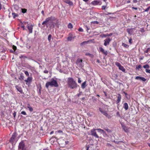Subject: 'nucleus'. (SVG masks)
<instances>
[{"mask_svg":"<svg viewBox=\"0 0 150 150\" xmlns=\"http://www.w3.org/2000/svg\"><path fill=\"white\" fill-rule=\"evenodd\" d=\"M58 21L56 20L54 17L51 16L47 18L42 23V25L45 27L46 25L47 27L49 26L50 29L54 28L55 26H57Z\"/></svg>","mask_w":150,"mask_h":150,"instance_id":"1","label":"nucleus"},{"mask_svg":"<svg viewBox=\"0 0 150 150\" xmlns=\"http://www.w3.org/2000/svg\"><path fill=\"white\" fill-rule=\"evenodd\" d=\"M67 83L69 87L72 89L76 88L77 87V83L72 78H68Z\"/></svg>","mask_w":150,"mask_h":150,"instance_id":"2","label":"nucleus"},{"mask_svg":"<svg viewBox=\"0 0 150 150\" xmlns=\"http://www.w3.org/2000/svg\"><path fill=\"white\" fill-rule=\"evenodd\" d=\"M96 131L98 133H105V132L103 129H93L91 130V135L96 138H99V137Z\"/></svg>","mask_w":150,"mask_h":150,"instance_id":"3","label":"nucleus"},{"mask_svg":"<svg viewBox=\"0 0 150 150\" xmlns=\"http://www.w3.org/2000/svg\"><path fill=\"white\" fill-rule=\"evenodd\" d=\"M50 86L52 87H57L58 86V84L57 81L52 78L50 81L47 82L46 83L45 87L47 88H48Z\"/></svg>","mask_w":150,"mask_h":150,"instance_id":"4","label":"nucleus"},{"mask_svg":"<svg viewBox=\"0 0 150 150\" xmlns=\"http://www.w3.org/2000/svg\"><path fill=\"white\" fill-rule=\"evenodd\" d=\"M27 150L26 148L25 147V144L23 141L21 142L18 146V150Z\"/></svg>","mask_w":150,"mask_h":150,"instance_id":"5","label":"nucleus"},{"mask_svg":"<svg viewBox=\"0 0 150 150\" xmlns=\"http://www.w3.org/2000/svg\"><path fill=\"white\" fill-rule=\"evenodd\" d=\"M75 37V36H74L71 33H69L68 36L67 38V40L69 41H71L73 39H74Z\"/></svg>","mask_w":150,"mask_h":150,"instance_id":"6","label":"nucleus"},{"mask_svg":"<svg viewBox=\"0 0 150 150\" xmlns=\"http://www.w3.org/2000/svg\"><path fill=\"white\" fill-rule=\"evenodd\" d=\"M17 136V134L16 132H14L13 134L12 135V137L9 140V141L10 142H14L15 139Z\"/></svg>","mask_w":150,"mask_h":150,"instance_id":"7","label":"nucleus"},{"mask_svg":"<svg viewBox=\"0 0 150 150\" xmlns=\"http://www.w3.org/2000/svg\"><path fill=\"white\" fill-rule=\"evenodd\" d=\"M100 111L104 115L106 116V117L109 118L110 117L109 115L108 114L107 112L105 110H103V109L101 108H99Z\"/></svg>","mask_w":150,"mask_h":150,"instance_id":"8","label":"nucleus"},{"mask_svg":"<svg viewBox=\"0 0 150 150\" xmlns=\"http://www.w3.org/2000/svg\"><path fill=\"white\" fill-rule=\"evenodd\" d=\"M111 40V39H110L109 38H107V39L104 40V45L105 46H106L107 45H108L110 42Z\"/></svg>","mask_w":150,"mask_h":150,"instance_id":"9","label":"nucleus"},{"mask_svg":"<svg viewBox=\"0 0 150 150\" xmlns=\"http://www.w3.org/2000/svg\"><path fill=\"white\" fill-rule=\"evenodd\" d=\"M99 51L100 52H101L103 54H105V56L108 54V52L106 50H105L101 47H99Z\"/></svg>","mask_w":150,"mask_h":150,"instance_id":"10","label":"nucleus"},{"mask_svg":"<svg viewBox=\"0 0 150 150\" xmlns=\"http://www.w3.org/2000/svg\"><path fill=\"white\" fill-rule=\"evenodd\" d=\"M121 96L120 94H118L117 96V99L116 101V103L117 104L118 106L119 105V103L121 101Z\"/></svg>","mask_w":150,"mask_h":150,"instance_id":"11","label":"nucleus"},{"mask_svg":"<svg viewBox=\"0 0 150 150\" xmlns=\"http://www.w3.org/2000/svg\"><path fill=\"white\" fill-rule=\"evenodd\" d=\"M122 127L123 130L126 132H129V128L124 125H122Z\"/></svg>","mask_w":150,"mask_h":150,"instance_id":"12","label":"nucleus"},{"mask_svg":"<svg viewBox=\"0 0 150 150\" xmlns=\"http://www.w3.org/2000/svg\"><path fill=\"white\" fill-rule=\"evenodd\" d=\"M27 28L29 30L30 33H32L33 32V26L32 25H28Z\"/></svg>","mask_w":150,"mask_h":150,"instance_id":"13","label":"nucleus"},{"mask_svg":"<svg viewBox=\"0 0 150 150\" xmlns=\"http://www.w3.org/2000/svg\"><path fill=\"white\" fill-rule=\"evenodd\" d=\"M133 29L134 28H128L127 29V32L129 34L132 35L133 32Z\"/></svg>","mask_w":150,"mask_h":150,"instance_id":"14","label":"nucleus"},{"mask_svg":"<svg viewBox=\"0 0 150 150\" xmlns=\"http://www.w3.org/2000/svg\"><path fill=\"white\" fill-rule=\"evenodd\" d=\"M33 78L32 77H29L27 78V79L24 80V81L26 83H30L32 80Z\"/></svg>","mask_w":150,"mask_h":150,"instance_id":"15","label":"nucleus"},{"mask_svg":"<svg viewBox=\"0 0 150 150\" xmlns=\"http://www.w3.org/2000/svg\"><path fill=\"white\" fill-rule=\"evenodd\" d=\"M64 1L66 3L68 4L70 6L73 5V3L72 2L69 0H64Z\"/></svg>","mask_w":150,"mask_h":150,"instance_id":"16","label":"nucleus"},{"mask_svg":"<svg viewBox=\"0 0 150 150\" xmlns=\"http://www.w3.org/2000/svg\"><path fill=\"white\" fill-rule=\"evenodd\" d=\"M123 107L125 110H127L129 108L128 104L126 103H125L124 104Z\"/></svg>","mask_w":150,"mask_h":150,"instance_id":"17","label":"nucleus"},{"mask_svg":"<svg viewBox=\"0 0 150 150\" xmlns=\"http://www.w3.org/2000/svg\"><path fill=\"white\" fill-rule=\"evenodd\" d=\"M16 88L17 90L19 91L20 93H22L23 92V91L21 88V87H19L18 86H16Z\"/></svg>","mask_w":150,"mask_h":150,"instance_id":"18","label":"nucleus"},{"mask_svg":"<svg viewBox=\"0 0 150 150\" xmlns=\"http://www.w3.org/2000/svg\"><path fill=\"white\" fill-rule=\"evenodd\" d=\"M86 81H84L83 83H82L81 85V88L83 89L86 87Z\"/></svg>","mask_w":150,"mask_h":150,"instance_id":"19","label":"nucleus"},{"mask_svg":"<svg viewBox=\"0 0 150 150\" xmlns=\"http://www.w3.org/2000/svg\"><path fill=\"white\" fill-rule=\"evenodd\" d=\"M99 1H94L91 2V4L93 5H97L99 4Z\"/></svg>","mask_w":150,"mask_h":150,"instance_id":"20","label":"nucleus"},{"mask_svg":"<svg viewBox=\"0 0 150 150\" xmlns=\"http://www.w3.org/2000/svg\"><path fill=\"white\" fill-rule=\"evenodd\" d=\"M119 69L120 70H121L122 71L124 72H125V68H124V67L123 66H122V65L120 67H119Z\"/></svg>","mask_w":150,"mask_h":150,"instance_id":"21","label":"nucleus"},{"mask_svg":"<svg viewBox=\"0 0 150 150\" xmlns=\"http://www.w3.org/2000/svg\"><path fill=\"white\" fill-rule=\"evenodd\" d=\"M82 62L83 60L82 59H80V58H79L76 60V63L77 64H78L80 63H82Z\"/></svg>","mask_w":150,"mask_h":150,"instance_id":"22","label":"nucleus"},{"mask_svg":"<svg viewBox=\"0 0 150 150\" xmlns=\"http://www.w3.org/2000/svg\"><path fill=\"white\" fill-rule=\"evenodd\" d=\"M28 106H27V108L29 109V111L30 112H32L33 111V109L32 108V107H31L30 105L29 104H28Z\"/></svg>","mask_w":150,"mask_h":150,"instance_id":"23","label":"nucleus"},{"mask_svg":"<svg viewBox=\"0 0 150 150\" xmlns=\"http://www.w3.org/2000/svg\"><path fill=\"white\" fill-rule=\"evenodd\" d=\"M12 15L13 18H15L16 17L18 16V14L15 13H12Z\"/></svg>","mask_w":150,"mask_h":150,"instance_id":"24","label":"nucleus"},{"mask_svg":"<svg viewBox=\"0 0 150 150\" xmlns=\"http://www.w3.org/2000/svg\"><path fill=\"white\" fill-rule=\"evenodd\" d=\"M85 55L86 56H88L92 58L93 57V54H91L90 53H86L85 54Z\"/></svg>","mask_w":150,"mask_h":150,"instance_id":"25","label":"nucleus"},{"mask_svg":"<svg viewBox=\"0 0 150 150\" xmlns=\"http://www.w3.org/2000/svg\"><path fill=\"white\" fill-rule=\"evenodd\" d=\"M52 38V35L51 34H50L48 37V40L49 42H51V39Z\"/></svg>","mask_w":150,"mask_h":150,"instance_id":"26","label":"nucleus"},{"mask_svg":"<svg viewBox=\"0 0 150 150\" xmlns=\"http://www.w3.org/2000/svg\"><path fill=\"white\" fill-rule=\"evenodd\" d=\"M115 64L116 66L118 67L119 68L121 66V64L119 62H115Z\"/></svg>","mask_w":150,"mask_h":150,"instance_id":"27","label":"nucleus"},{"mask_svg":"<svg viewBox=\"0 0 150 150\" xmlns=\"http://www.w3.org/2000/svg\"><path fill=\"white\" fill-rule=\"evenodd\" d=\"M122 45L123 46L125 47H126L127 48H128L129 47V46L128 45H127V44H126L125 43H122Z\"/></svg>","mask_w":150,"mask_h":150,"instance_id":"28","label":"nucleus"},{"mask_svg":"<svg viewBox=\"0 0 150 150\" xmlns=\"http://www.w3.org/2000/svg\"><path fill=\"white\" fill-rule=\"evenodd\" d=\"M149 65L148 64H146L143 66V68L144 69H149Z\"/></svg>","mask_w":150,"mask_h":150,"instance_id":"29","label":"nucleus"},{"mask_svg":"<svg viewBox=\"0 0 150 150\" xmlns=\"http://www.w3.org/2000/svg\"><path fill=\"white\" fill-rule=\"evenodd\" d=\"M68 26L69 28H73L72 25L71 23H69Z\"/></svg>","mask_w":150,"mask_h":150,"instance_id":"30","label":"nucleus"},{"mask_svg":"<svg viewBox=\"0 0 150 150\" xmlns=\"http://www.w3.org/2000/svg\"><path fill=\"white\" fill-rule=\"evenodd\" d=\"M24 76L21 74L20 77L19 78V79L21 80H23Z\"/></svg>","mask_w":150,"mask_h":150,"instance_id":"31","label":"nucleus"},{"mask_svg":"<svg viewBox=\"0 0 150 150\" xmlns=\"http://www.w3.org/2000/svg\"><path fill=\"white\" fill-rule=\"evenodd\" d=\"M24 73L27 76H29V73L27 71H25V70H24L23 71Z\"/></svg>","mask_w":150,"mask_h":150,"instance_id":"32","label":"nucleus"},{"mask_svg":"<svg viewBox=\"0 0 150 150\" xmlns=\"http://www.w3.org/2000/svg\"><path fill=\"white\" fill-rule=\"evenodd\" d=\"M77 64L81 68H82L83 66V64L82 63Z\"/></svg>","mask_w":150,"mask_h":150,"instance_id":"33","label":"nucleus"},{"mask_svg":"<svg viewBox=\"0 0 150 150\" xmlns=\"http://www.w3.org/2000/svg\"><path fill=\"white\" fill-rule=\"evenodd\" d=\"M19 58H23L24 59H25V58H27V57L26 56L23 55H21V56H19Z\"/></svg>","mask_w":150,"mask_h":150,"instance_id":"34","label":"nucleus"},{"mask_svg":"<svg viewBox=\"0 0 150 150\" xmlns=\"http://www.w3.org/2000/svg\"><path fill=\"white\" fill-rule=\"evenodd\" d=\"M27 10L25 8L22 9V12L23 13H25L27 11Z\"/></svg>","mask_w":150,"mask_h":150,"instance_id":"35","label":"nucleus"},{"mask_svg":"<svg viewBox=\"0 0 150 150\" xmlns=\"http://www.w3.org/2000/svg\"><path fill=\"white\" fill-rule=\"evenodd\" d=\"M142 77L139 76H137L136 77L135 79L137 80H139L141 81V79Z\"/></svg>","mask_w":150,"mask_h":150,"instance_id":"36","label":"nucleus"},{"mask_svg":"<svg viewBox=\"0 0 150 150\" xmlns=\"http://www.w3.org/2000/svg\"><path fill=\"white\" fill-rule=\"evenodd\" d=\"M14 9L16 10H18V8H19L18 6L17 5H14Z\"/></svg>","mask_w":150,"mask_h":150,"instance_id":"37","label":"nucleus"},{"mask_svg":"<svg viewBox=\"0 0 150 150\" xmlns=\"http://www.w3.org/2000/svg\"><path fill=\"white\" fill-rule=\"evenodd\" d=\"M85 28L87 31V32H88V30L90 29L86 25L85 26Z\"/></svg>","mask_w":150,"mask_h":150,"instance_id":"38","label":"nucleus"},{"mask_svg":"<svg viewBox=\"0 0 150 150\" xmlns=\"http://www.w3.org/2000/svg\"><path fill=\"white\" fill-rule=\"evenodd\" d=\"M113 142L117 144H120V142L119 141H117L114 140Z\"/></svg>","mask_w":150,"mask_h":150,"instance_id":"39","label":"nucleus"},{"mask_svg":"<svg viewBox=\"0 0 150 150\" xmlns=\"http://www.w3.org/2000/svg\"><path fill=\"white\" fill-rule=\"evenodd\" d=\"M100 36L103 38H104V37H107V36L106 34H104L101 35H100Z\"/></svg>","mask_w":150,"mask_h":150,"instance_id":"40","label":"nucleus"},{"mask_svg":"<svg viewBox=\"0 0 150 150\" xmlns=\"http://www.w3.org/2000/svg\"><path fill=\"white\" fill-rule=\"evenodd\" d=\"M91 23H93V24H98L99 23V22H98V21H92Z\"/></svg>","mask_w":150,"mask_h":150,"instance_id":"41","label":"nucleus"},{"mask_svg":"<svg viewBox=\"0 0 150 150\" xmlns=\"http://www.w3.org/2000/svg\"><path fill=\"white\" fill-rule=\"evenodd\" d=\"M146 79L144 77H142L141 78V81H142L143 82H145L146 81Z\"/></svg>","mask_w":150,"mask_h":150,"instance_id":"42","label":"nucleus"},{"mask_svg":"<svg viewBox=\"0 0 150 150\" xmlns=\"http://www.w3.org/2000/svg\"><path fill=\"white\" fill-rule=\"evenodd\" d=\"M141 65H139L137 67H136V69H141Z\"/></svg>","mask_w":150,"mask_h":150,"instance_id":"43","label":"nucleus"},{"mask_svg":"<svg viewBox=\"0 0 150 150\" xmlns=\"http://www.w3.org/2000/svg\"><path fill=\"white\" fill-rule=\"evenodd\" d=\"M140 31L142 33H144L145 31L144 29L143 28H141L140 30Z\"/></svg>","mask_w":150,"mask_h":150,"instance_id":"44","label":"nucleus"},{"mask_svg":"<svg viewBox=\"0 0 150 150\" xmlns=\"http://www.w3.org/2000/svg\"><path fill=\"white\" fill-rule=\"evenodd\" d=\"M78 30L79 31L81 32H83V29L81 28H79Z\"/></svg>","mask_w":150,"mask_h":150,"instance_id":"45","label":"nucleus"},{"mask_svg":"<svg viewBox=\"0 0 150 150\" xmlns=\"http://www.w3.org/2000/svg\"><path fill=\"white\" fill-rule=\"evenodd\" d=\"M21 114L22 115H26V112L24 111H23L21 112Z\"/></svg>","mask_w":150,"mask_h":150,"instance_id":"46","label":"nucleus"},{"mask_svg":"<svg viewBox=\"0 0 150 150\" xmlns=\"http://www.w3.org/2000/svg\"><path fill=\"white\" fill-rule=\"evenodd\" d=\"M150 8V7H148L147 8L144 10V12H147L149 11Z\"/></svg>","mask_w":150,"mask_h":150,"instance_id":"47","label":"nucleus"},{"mask_svg":"<svg viewBox=\"0 0 150 150\" xmlns=\"http://www.w3.org/2000/svg\"><path fill=\"white\" fill-rule=\"evenodd\" d=\"M107 37H109L111 36V35H112V33H110V34H106Z\"/></svg>","mask_w":150,"mask_h":150,"instance_id":"48","label":"nucleus"},{"mask_svg":"<svg viewBox=\"0 0 150 150\" xmlns=\"http://www.w3.org/2000/svg\"><path fill=\"white\" fill-rule=\"evenodd\" d=\"M146 71L147 73L150 74V69H146Z\"/></svg>","mask_w":150,"mask_h":150,"instance_id":"49","label":"nucleus"},{"mask_svg":"<svg viewBox=\"0 0 150 150\" xmlns=\"http://www.w3.org/2000/svg\"><path fill=\"white\" fill-rule=\"evenodd\" d=\"M13 49L15 51L16 49V47L14 45L13 46Z\"/></svg>","mask_w":150,"mask_h":150,"instance_id":"50","label":"nucleus"},{"mask_svg":"<svg viewBox=\"0 0 150 150\" xmlns=\"http://www.w3.org/2000/svg\"><path fill=\"white\" fill-rule=\"evenodd\" d=\"M129 42L130 44H131L132 43V38H130L129 39Z\"/></svg>","mask_w":150,"mask_h":150,"instance_id":"51","label":"nucleus"},{"mask_svg":"<svg viewBox=\"0 0 150 150\" xmlns=\"http://www.w3.org/2000/svg\"><path fill=\"white\" fill-rule=\"evenodd\" d=\"M106 6H102V9L103 10H105V8Z\"/></svg>","mask_w":150,"mask_h":150,"instance_id":"52","label":"nucleus"},{"mask_svg":"<svg viewBox=\"0 0 150 150\" xmlns=\"http://www.w3.org/2000/svg\"><path fill=\"white\" fill-rule=\"evenodd\" d=\"M116 115H117L118 116L120 117V114L119 112H117L116 113Z\"/></svg>","mask_w":150,"mask_h":150,"instance_id":"53","label":"nucleus"},{"mask_svg":"<svg viewBox=\"0 0 150 150\" xmlns=\"http://www.w3.org/2000/svg\"><path fill=\"white\" fill-rule=\"evenodd\" d=\"M81 82V80H80V78H78V82L79 83H80Z\"/></svg>","mask_w":150,"mask_h":150,"instance_id":"54","label":"nucleus"},{"mask_svg":"<svg viewBox=\"0 0 150 150\" xmlns=\"http://www.w3.org/2000/svg\"><path fill=\"white\" fill-rule=\"evenodd\" d=\"M16 113V112H14L13 113V115L14 117H15Z\"/></svg>","mask_w":150,"mask_h":150,"instance_id":"55","label":"nucleus"},{"mask_svg":"<svg viewBox=\"0 0 150 150\" xmlns=\"http://www.w3.org/2000/svg\"><path fill=\"white\" fill-rule=\"evenodd\" d=\"M81 93H82V92H80L79 93L77 94V96L78 97H79L80 95H81Z\"/></svg>","mask_w":150,"mask_h":150,"instance_id":"56","label":"nucleus"},{"mask_svg":"<svg viewBox=\"0 0 150 150\" xmlns=\"http://www.w3.org/2000/svg\"><path fill=\"white\" fill-rule=\"evenodd\" d=\"M44 72L45 73L47 74L48 73V71L47 70H45L44 71Z\"/></svg>","mask_w":150,"mask_h":150,"instance_id":"57","label":"nucleus"},{"mask_svg":"<svg viewBox=\"0 0 150 150\" xmlns=\"http://www.w3.org/2000/svg\"><path fill=\"white\" fill-rule=\"evenodd\" d=\"M105 130H106V131H107L108 132H110V130L108 129H105Z\"/></svg>","mask_w":150,"mask_h":150,"instance_id":"58","label":"nucleus"},{"mask_svg":"<svg viewBox=\"0 0 150 150\" xmlns=\"http://www.w3.org/2000/svg\"><path fill=\"white\" fill-rule=\"evenodd\" d=\"M38 26L39 27H40L41 28H42L43 27L41 25L40 23H39L38 24ZM43 27H44V26Z\"/></svg>","mask_w":150,"mask_h":150,"instance_id":"59","label":"nucleus"},{"mask_svg":"<svg viewBox=\"0 0 150 150\" xmlns=\"http://www.w3.org/2000/svg\"><path fill=\"white\" fill-rule=\"evenodd\" d=\"M21 28H23V30H25V26L24 25H22L21 26Z\"/></svg>","mask_w":150,"mask_h":150,"instance_id":"60","label":"nucleus"},{"mask_svg":"<svg viewBox=\"0 0 150 150\" xmlns=\"http://www.w3.org/2000/svg\"><path fill=\"white\" fill-rule=\"evenodd\" d=\"M87 42L86 41H84V42H82L81 43V45H83V44H84V43H87Z\"/></svg>","mask_w":150,"mask_h":150,"instance_id":"61","label":"nucleus"},{"mask_svg":"<svg viewBox=\"0 0 150 150\" xmlns=\"http://www.w3.org/2000/svg\"><path fill=\"white\" fill-rule=\"evenodd\" d=\"M57 132L58 133H61L62 132V131L61 130H59L57 131Z\"/></svg>","mask_w":150,"mask_h":150,"instance_id":"62","label":"nucleus"},{"mask_svg":"<svg viewBox=\"0 0 150 150\" xmlns=\"http://www.w3.org/2000/svg\"><path fill=\"white\" fill-rule=\"evenodd\" d=\"M56 137L54 136H52L50 139V140H51L52 139L55 138Z\"/></svg>","mask_w":150,"mask_h":150,"instance_id":"63","label":"nucleus"},{"mask_svg":"<svg viewBox=\"0 0 150 150\" xmlns=\"http://www.w3.org/2000/svg\"><path fill=\"white\" fill-rule=\"evenodd\" d=\"M137 2V0H134L133 2L134 3H136Z\"/></svg>","mask_w":150,"mask_h":150,"instance_id":"64","label":"nucleus"}]
</instances>
